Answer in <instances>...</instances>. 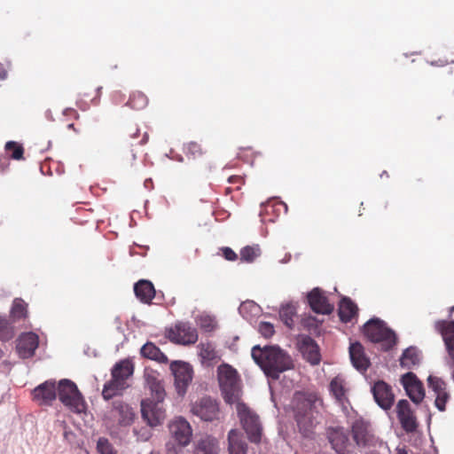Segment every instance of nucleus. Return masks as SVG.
Wrapping results in <instances>:
<instances>
[{
  "label": "nucleus",
  "instance_id": "1",
  "mask_svg": "<svg viewBox=\"0 0 454 454\" xmlns=\"http://www.w3.org/2000/svg\"><path fill=\"white\" fill-rule=\"evenodd\" d=\"M251 356L264 374L272 380H278L280 373L294 367L292 357L278 346L255 345L252 348Z\"/></svg>",
  "mask_w": 454,
  "mask_h": 454
},
{
  "label": "nucleus",
  "instance_id": "2",
  "mask_svg": "<svg viewBox=\"0 0 454 454\" xmlns=\"http://www.w3.org/2000/svg\"><path fill=\"white\" fill-rule=\"evenodd\" d=\"M292 403L297 426L303 434L308 435L318 423L322 401L316 393L297 392Z\"/></svg>",
  "mask_w": 454,
  "mask_h": 454
},
{
  "label": "nucleus",
  "instance_id": "3",
  "mask_svg": "<svg viewBox=\"0 0 454 454\" xmlns=\"http://www.w3.org/2000/svg\"><path fill=\"white\" fill-rule=\"evenodd\" d=\"M146 381L154 394L155 400L143 401L141 403V412L148 425L155 427L162 423L166 418V411L163 404L165 391L160 382L153 375H147Z\"/></svg>",
  "mask_w": 454,
  "mask_h": 454
},
{
  "label": "nucleus",
  "instance_id": "4",
  "mask_svg": "<svg viewBox=\"0 0 454 454\" xmlns=\"http://www.w3.org/2000/svg\"><path fill=\"white\" fill-rule=\"evenodd\" d=\"M133 374V364L129 360H122L116 364L112 370V380L106 383L102 391L106 400L120 394L129 387L127 380Z\"/></svg>",
  "mask_w": 454,
  "mask_h": 454
},
{
  "label": "nucleus",
  "instance_id": "5",
  "mask_svg": "<svg viewBox=\"0 0 454 454\" xmlns=\"http://www.w3.org/2000/svg\"><path fill=\"white\" fill-rule=\"evenodd\" d=\"M57 396L59 401L72 412L82 413L86 410L85 401L77 386L67 379L57 383Z\"/></svg>",
  "mask_w": 454,
  "mask_h": 454
},
{
  "label": "nucleus",
  "instance_id": "6",
  "mask_svg": "<svg viewBox=\"0 0 454 454\" xmlns=\"http://www.w3.org/2000/svg\"><path fill=\"white\" fill-rule=\"evenodd\" d=\"M364 335L372 341L381 345L384 350L392 348L396 343L395 333L379 319H370L364 325Z\"/></svg>",
  "mask_w": 454,
  "mask_h": 454
},
{
  "label": "nucleus",
  "instance_id": "7",
  "mask_svg": "<svg viewBox=\"0 0 454 454\" xmlns=\"http://www.w3.org/2000/svg\"><path fill=\"white\" fill-rule=\"evenodd\" d=\"M218 382L224 400L228 403H235L239 398V384L237 371L227 364L217 368Z\"/></svg>",
  "mask_w": 454,
  "mask_h": 454
},
{
  "label": "nucleus",
  "instance_id": "8",
  "mask_svg": "<svg viewBox=\"0 0 454 454\" xmlns=\"http://www.w3.org/2000/svg\"><path fill=\"white\" fill-rule=\"evenodd\" d=\"M236 411L249 441L254 443L260 442L262 428L258 415L243 403H237Z\"/></svg>",
  "mask_w": 454,
  "mask_h": 454
},
{
  "label": "nucleus",
  "instance_id": "9",
  "mask_svg": "<svg viewBox=\"0 0 454 454\" xmlns=\"http://www.w3.org/2000/svg\"><path fill=\"white\" fill-rule=\"evenodd\" d=\"M327 439L336 454H353L355 445L349 439L348 432L343 427L327 429Z\"/></svg>",
  "mask_w": 454,
  "mask_h": 454
},
{
  "label": "nucleus",
  "instance_id": "10",
  "mask_svg": "<svg viewBox=\"0 0 454 454\" xmlns=\"http://www.w3.org/2000/svg\"><path fill=\"white\" fill-rule=\"evenodd\" d=\"M170 370L175 378V386L178 395H184L192 380V366L183 361H174L170 364Z\"/></svg>",
  "mask_w": 454,
  "mask_h": 454
},
{
  "label": "nucleus",
  "instance_id": "11",
  "mask_svg": "<svg viewBox=\"0 0 454 454\" xmlns=\"http://www.w3.org/2000/svg\"><path fill=\"white\" fill-rule=\"evenodd\" d=\"M32 398L39 406H51L57 398V382L46 380L32 390Z\"/></svg>",
  "mask_w": 454,
  "mask_h": 454
},
{
  "label": "nucleus",
  "instance_id": "12",
  "mask_svg": "<svg viewBox=\"0 0 454 454\" xmlns=\"http://www.w3.org/2000/svg\"><path fill=\"white\" fill-rule=\"evenodd\" d=\"M192 412L205 421H213L220 419L218 403L210 397H203L192 404Z\"/></svg>",
  "mask_w": 454,
  "mask_h": 454
},
{
  "label": "nucleus",
  "instance_id": "13",
  "mask_svg": "<svg viewBox=\"0 0 454 454\" xmlns=\"http://www.w3.org/2000/svg\"><path fill=\"white\" fill-rule=\"evenodd\" d=\"M170 340L183 345L193 344L198 340V333L190 323L180 322L176 325L174 329L168 331Z\"/></svg>",
  "mask_w": 454,
  "mask_h": 454
},
{
  "label": "nucleus",
  "instance_id": "14",
  "mask_svg": "<svg viewBox=\"0 0 454 454\" xmlns=\"http://www.w3.org/2000/svg\"><path fill=\"white\" fill-rule=\"evenodd\" d=\"M401 382L407 395L416 404L420 403L425 398V389L422 382L412 372H407L402 377Z\"/></svg>",
  "mask_w": 454,
  "mask_h": 454
},
{
  "label": "nucleus",
  "instance_id": "15",
  "mask_svg": "<svg viewBox=\"0 0 454 454\" xmlns=\"http://www.w3.org/2000/svg\"><path fill=\"white\" fill-rule=\"evenodd\" d=\"M169 432L179 445H188L191 442L192 430L190 423L183 417H177L169 423Z\"/></svg>",
  "mask_w": 454,
  "mask_h": 454
},
{
  "label": "nucleus",
  "instance_id": "16",
  "mask_svg": "<svg viewBox=\"0 0 454 454\" xmlns=\"http://www.w3.org/2000/svg\"><path fill=\"white\" fill-rule=\"evenodd\" d=\"M372 392L377 404L383 410H389L395 401V395L389 385L382 380L374 383Z\"/></svg>",
  "mask_w": 454,
  "mask_h": 454
},
{
  "label": "nucleus",
  "instance_id": "17",
  "mask_svg": "<svg viewBox=\"0 0 454 454\" xmlns=\"http://www.w3.org/2000/svg\"><path fill=\"white\" fill-rule=\"evenodd\" d=\"M397 418L401 423L402 427L407 433L416 431L418 423L416 417L411 411V404L407 400H400L396 405Z\"/></svg>",
  "mask_w": 454,
  "mask_h": 454
},
{
  "label": "nucleus",
  "instance_id": "18",
  "mask_svg": "<svg viewBox=\"0 0 454 454\" xmlns=\"http://www.w3.org/2000/svg\"><path fill=\"white\" fill-rule=\"evenodd\" d=\"M351 430L356 446L366 447L373 442L374 435L368 422L356 419L353 422Z\"/></svg>",
  "mask_w": 454,
  "mask_h": 454
},
{
  "label": "nucleus",
  "instance_id": "19",
  "mask_svg": "<svg viewBox=\"0 0 454 454\" xmlns=\"http://www.w3.org/2000/svg\"><path fill=\"white\" fill-rule=\"evenodd\" d=\"M38 347V336L34 333H22L18 340L16 349L22 358H28L34 356Z\"/></svg>",
  "mask_w": 454,
  "mask_h": 454
},
{
  "label": "nucleus",
  "instance_id": "20",
  "mask_svg": "<svg viewBox=\"0 0 454 454\" xmlns=\"http://www.w3.org/2000/svg\"><path fill=\"white\" fill-rule=\"evenodd\" d=\"M308 301L311 309L316 313L327 315L333 310V306L327 301L319 288H314L308 294Z\"/></svg>",
  "mask_w": 454,
  "mask_h": 454
},
{
  "label": "nucleus",
  "instance_id": "21",
  "mask_svg": "<svg viewBox=\"0 0 454 454\" xmlns=\"http://www.w3.org/2000/svg\"><path fill=\"white\" fill-rule=\"evenodd\" d=\"M301 352L309 363L313 365L318 364L321 360L319 348L316 341L310 337H304L301 343Z\"/></svg>",
  "mask_w": 454,
  "mask_h": 454
},
{
  "label": "nucleus",
  "instance_id": "22",
  "mask_svg": "<svg viewBox=\"0 0 454 454\" xmlns=\"http://www.w3.org/2000/svg\"><path fill=\"white\" fill-rule=\"evenodd\" d=\"M349 356L353 366L359 372H365L370 365V361L364 355V348L359 342L350 344Z\"/></svg>",
  "mask_w": 454,
  "mask_h": 454
},
{
  "label": "nucleus",
  "instance_id": "23",
  "mask_svg": "<svg viewBox=\"0 0 454 454\" xmlns=\"http://www.w3.org/2000/svg\"><path fill=\"white\" fill-rule=\"evenodd\" d=\"M114 416L117 417L119 424L121 426L130 425L135 418V412L133 409L126 403L121 401H115L114 403Z\"/></svg>",
  "mask_w": 454,
  "mask_h": 454
},
{
  "label": "nucleus",
  "instance_id": "24",
  "mask_svg": "<svg viewBox=\"0 0 454 454\" xmlns=\"http://www.w3.org/2000/svg\"><path fill=\"white\" fill-rule=\"evenodd\" d=\"M228 450L230 454H247V443L237 429H231L228 434Z\"/></svg>",
  "mask_w": 454,
  "mask_h": 454
},
{
  "label": "nucleus",
  "instance_id": "25",
  "mask_svg": "<svg viewBox=\"0 0 454 454\" xmlns=\"http://www.w3.org/2000/svg\"><path fill=\"white\" fill-rule=\"evenodd\" d=\"M435 328L442 333L450 355L454 356V321L448 324L445 321H438L435 323Z\"/></svg>",
  "mask_w": 454,
  "mask_h": 454
},
{
  "label": "nucleus",
  "instance_id": "26",
  "mask_svg": "<svg viewBox=\"0 0 454 454\" xmlns=\"http://www.w3.org/2000/svg\"><path fill=\"white\" fill-rule=\"evenodd\" d=\"M136 296L143 302H150L155 295V290L153 284L148 280H139L134 286Z\"/></svg>",
  "mask_w": 454,
  "mask_h": 454
},
{
  "label": "nucleus",
  "instance_id": "27",
  "mask_svg": "<svg viewBox=\"0 0 454 454\" xmlns=\"http://www.w3.org/2000/svg\"><path fill=\"white\" fill-rule=\"evenodd\" d=\"M140 354L142 356L160 364H167L168 361L167 356L155 344L150 341L143 345Z\"/></svg>",
  "mask_w": 454,
  "mask_h": 454
},
{
  "label": "nucleus",
  "instance_id": "28",
  "mask_svg": "<svg viewBox=\"0 0 454 454\" xmlns=\"http://www.w3.org/2000/svg\"><path fill=\"white\" fill-rule=\"evenodd\" d=\"M218 451L217 441L210 436L200 439L194 448V454H218Z\"/></svg>",
  "mask_w": 454,
  "mask_h": 454
},
{
  "label": "nucleus",
  "instance_id": "29",
  "mask_svg": "<svg viewBox=\"0 0 454 454\" xmlns=\"http://www.w3.org/2000/svg\"><path fill=\"white\" fill-rule=\"evenodd\" d=\"M357 307L348 298H343L339 305V315L343 322H349L356 314Z\"/></svg>",
  "mask_w": 454,
  "mask_h": 454
},
{
  "label": "nucleus",
  "instance_id": "30",
  "mask_svg": "<svg viewBox=\"0 0 454 454\" xmlns=\"http://www.w3.org/2000/svg\"><path fill=\"white\" fill-rule=\"evenodd\" d=\"M329 389L336 401L343 405L347 401L343 379L340 377H335L333 379L330 383Z\"/></svg>",
  "mask_w": 454,
  "mask_h": 454
},
{
  "label": "nucleus",
  "instance_id": "31",
  "mask_svg": "<svg viewBox=\"0 0 454 454\" xmlns=\"http://www.w3.org/2000/svg\"><path fill=\"white\" fill-rule=\"evenodd\" d=\"M419 360L420 356L419 350L414 347H410L403 351L400 358V364L403 367L410 369L419 364Z\"/></svg>",
  "mask_w": 454,
  "mask_h": 454
},
{
  "label": "nucleus",
  "instance_id": "32",
  "mask_svg": "<svg viewBox=\"0 0 454 454\" xmlns=\"http://www.w3.org/2000/svg\"><path fill=\"white\" fill-rule=\"evenodd\" d=\"M198 348L199 356L202 363H210L219 358V356L215 348V346L210 342L200 343L198 346Z\"/></svg>",
  "mask_w": 454,
  "mask_h": 454
},
{
  "label": "nucleus",
  "instance_id": "33",
  "mask_svg": "<svg viewBox=\"0 0 454 454\" xmlns=\"http://www.w3.org/2000/svg\"><path fill=\"white\" fill-rule=\"evenodd\" d=\"M239 314L246 319L259 314L260 307L252 301L242 302L239 308Z\"/></svg>",
  "mask_w": 454,
  "mask_h": 454
},
{
  "label": "nucleus",
  "instance_id": "34",
  "mask_svg": "<svg viewBox=\"0 0 454 454\" xmlns=\"http://www.w3.org/2000/svg\"><path fill=\"white\" fill-rule=\"evenodd\" d=\"M295 315V308L292 304L283 305L279 310V316L284 324L291 328L294 325V317Z\"/></svg>",
  "mask_w": 454,
  "mask_h": 454
},
{
  "label": "nucleus",
  "instance_id": "35",
  "mask_svg": "<svg viewBox=\"0 0 454 454\" xmlns=\"http://www.w3.org/2000/svg\"><path fill=\"white\" fill-rule=\"evenodd\" d=\"M13 336V326L9 323V321L5 317L0 316V340L7 341L11 340Z\"/></svg>",
  "mask_w": 454,
  "mask_h": 454
},
{
  "label": "nucleus",
  "instance_id": "36",
  "mask_svg": "<svg viewBox=\"0 0 454 454\" xmlns=\"http://www.w3.org/2000/svg\"><path fill=\"white\" fill-rule=\"evenodd\" d=\"M196 323L201 329L207 332L212 331L215 326V318L207 313L198 315L196 317Z\"/></svg>",
  "mask_w": 454,
  "mask_h": 454
},
{
  "label": "nucleus",
  "instance_id": "37",
  "mask_svg": "<svg viewBox=\"0 0 454 454\" xmlns=\"http://www.w3.org/2000/svg\"><path fill=\"white\" fill-rule=\"evenodd\" d=\"M261 254L260 248L258 246H247L241 249L240 251V258L242 261L247 262H252L257 258Z\"/></svg>",
  "mask_w": 454,
  "mask_h": 454
},
{
  "label": "nucleus",
  "instance_id": "38",
  "mask_svg": "<svg viewBox=\"0 0 454 454\" xmlns=\"http://www.w3.org/2000/svg\"><path fill=\"white\" fill-rule=\"evenodd\" d=\"M11 314L13 318L20 319L26 317L27 304L21 299H15L11 309Z\"/></svg>",
  "mask_w": 454,
  "mask_h": 454
},
{
  "label": "nucleus",
  "instance_id": "39",
  "mask_svg": "<svg viewBox=\"0 0 454 454\" xmlns=\"http://www.w3.org/2000/svg\"><path fill=\"white\" fill-rule=\"evenodd\" d=\"M427 383L434 395L446 391V383L438 377L430 375L427 378Z\"/></svg>",
  "mask_w": 454,
  "mask_h": 454
},
{
  "label": "nucleus",
  "instance_id": "40",
  "mask_svg": "<svg viewBox=\"0 0 454 454\" xmlns=\"http://www.w3.org/2000/svg\"><path fill=\"white\" fill-rule=\"evenodd\" d=\"M128 104L134 109H142L147 105V98L143 93L137 92L132 95Z\"/></svg>",
  "mask_w": 454,
  "mask_h": 454
},
{
  "label": "nucleus",
  "instance_id": "41",
  "mask_svg": "<svg viewBox=\"0 0 454 454\" xmlns=\"http://www.w3.org/2000/svg\"><path fill=\"white\" fill-rule=\"evenodd\" d=\"M5 150L8 152L13 150L12 153L11 155V157L13 160H21L23 158V153H24L23 147L14 141L7 142L5 144Z\"/></svg>",
  "mask_w": 454,
  "mask_h": 454
},
{
  "label": "nucleus",
  "instance_id": "42",
  "mask_svg": "<svg viewBox=\"0 0 454 454\" xmlns=\"http://www.w3.org/2000/svg\"><path fill=\"white\" fill-rule=\"evenodd\" d=\"M98 451L100 454H117L107 439L99 438L97 444Z\"/></svg>",
  "mask_w": 454,
  "mask_h": 454
},
{
  "label": "nucleus",
  "instance_id": "43",
  "mask_svg": "<svg viewBox=\"0 0 454 454\" xmlns=\"http://www.w3.org/2000/svg\"><path fill=\"white\" fill-rule=\"evenodd\" d=\"M449 399H450V395L447 392V390L442 393L435 395V401H434L435 407L440 411H444L446 403L449 401Z\"/></svg>",
  "mask_w": 454,
  "mask_h": 454
},
{
  "label": "nucleus",
  "instance_id": "44",
  "mask_svg": "<svg viewBox=\"0 0 454 454\" xmlns=\"http://www.w3.org/2000/svg\"><path fill=\"white\" fill-rule=\"evenodd\" d=\"M258 331L265 338L271 337L275 333L273 325L269 322H260Z\"/></svg>",
  "mask_w": 454,
  "mask_h": 454
},
{
  "label": "nucleus",
  "instance_id": "45",
  "mask_svg": "<svg viewBox=\"0 0 454 454\" xmlns=\"http://www.w3.org/2000/svg\"><path fill=\"white\" fill-rule=\"evenodd\" d=\"M186 445H179L178 442L175 443L172 442H168L166 444V451L167 454H184V447Z\"/></svg>",
  "mask_w": 454,
  "mask_h": 454
},
{
  "label": "nucleus",
  "instance_id": "46",
  "mask_svg": "<svg viewBox=\"0 0 454 454\" xmlns=\"http://www.w3.org/2000/svg\"><path fill=\"white\" fill-rule=\"evenodd\" d=\"M185 151H186L187 153H190V154H192L194 157L197 154H200L201 153L200 147L196 143H190V144H188L186 145V147H185Z\"/></svg>",
  "mask_w": 454,
  "mask_h": 454
},
{
  "label": "nucleus",
  "instance_id": "47",
  "mask_svg": "<svg viewBox=\"0 0 454 454\" xmlns=\"http://www.w3.org/2000/svg\"><path fill=\"white\" fill-rule=\"evenodd\" d=\"M222 251L224 258L228 261H235L238 257L236 253L230 247H223Z\"/></svg>",
  "mask_w": 454,
  "mask_h": 454
},
{
  "label": "nucleus",
  "instance_id": "48",
  "mask_svg": "<svg viewBox=\"0 0 454 454\" xmlns=\"http://www.w3.org/2000/svg\"><path fill=\"white\" fill-rule=\"evenodd\" d=\"M6 77V71L4 69L2 65L0 64V80H4Z\"/></svg>",
  "mask_w": 454,
  "mask_h": 454
},
{
  "label": "nucleus",
  "instance_id": "49",
  "mask_svg": "<svg viewBox=\"0 0 454 454\" xmlns=\"http://www.w3.org/2000/svg\"><path fill=\"white\" fill-rule=\"evenodd\" d=\"M395 454H407L406 450L403 448H397Z\"/></svg>",
  "mask_w": 454,
  "mask_h": 454
},
{
  "label": "nucleus",
  "instance_id": "50",
  "mask_svg": "<svg viewBox=\"0 0 454 454\" xmlns=\"http://www.w3.org/2000/svg\"><path fill=\"white\" fill-rule=\"evenodd\" d=\"M445 63H447V61H442V60H440V63H432V65L443 66Z\"/></svg>",
  "mask_w": 454,
  "mask_h": 454
},
{
  "label": "nucleus",
  "instance_id": "51",
  "mask_svg": "<svg viewBox=\"0 0 454 454\" xmlns=\"http://www.w3.org/2000/svg\"><path fill=\"white\" fill-rule=\"evenodd\" d=\"M67 128H68V129H74V124H73V123L68 124Z\"/></svg>",
  "mask_w": 454,
  "mask_h": 454
},
{
  "label": "nucleus",
  "instance_id": "52",
  "mask_svg": "<svg viewBox=\"0 0 454 454\" xmlns=\"http://www.w3.org/2000/svg\"><path fill=\"white\" fill-rule=\"evenodd\" d=\"M281 204L285 207V208H286V209H287V205H286V204H285V203H283V202H281Z\"/></svg>",
  "mask_w": 454,
  "mask_h": 454
},
{
  "label": "nucleus",
  "instance_id": "53",
  "mask_svg": "<svg viewBox=\"0 0 454 454\" xmlns=\"http://www.w3.org/2000/svg\"><path fill=\"white\" fill-rule=\"evenodd\" d=\"M3 356V351L0 349V358Z\"/></svg>",
  "mask_w": 454,
  "mask_h": 454
},
{
  "label": "nucleus",
  "instance_id": "54",
  "mask_svg": "<svg viewBox=\"0 0 454 454\" xmlns=\"http://www.w3.org/2000/svg\"><path fill=\"white\" fill-rule=\"evenodd\" d=\"M233 178H234V177H230V178H229V182H232V179H233Z\"/></svg>",
  "mask_w": 454,
  "mask_h": 454
}]
</instances>
